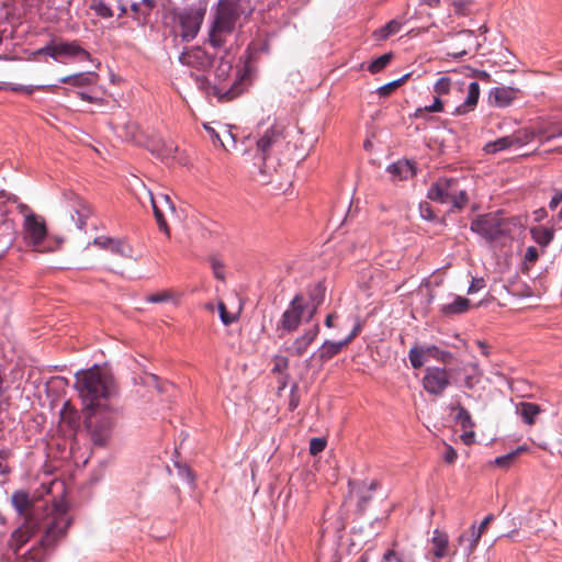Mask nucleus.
Returning <instances> with one entry per match:
<instances>
[{
	"label": "nucleus",
	"instance_id": "37",
	"mask_svg": "<svg viewBox=\"0 0 562 562\" xmlns=\"http://www.w3.org/2000/svg\"><path fill=\"white\" fill-rule=\"evenodd\" d=\"M543 133H544L543 130H539V132H538V134H543ZM514 134L518 140V144L520 146H522V145H526V144L530 143L531 140H533V138L537 135V132H535L533 130L524 127V128L517 130L516 132H514Z\"/></svg>",
	"mask_w": 562,
	"mask_h": 562
},
{
	"label": "nucleus",
	"instance_id": "21",
	"mask_svg": "<svg viewBox=\"0 0 562 562\" xmlns=\"http://www.w3.org/2000/svg\"><path fill=\"white\" fill-rule=\"evenodd\" d=\"M130 8L133 12L134 19L140 24L145 25L155 8V0H130Z\"/></svg>",
	"mask_w": 562,
	"mask_h": 562
},
{
	"label": "nucleus",
	"instance_id": "41",
	"mask_svg": "<svg viewBox=\"0 0 562 562\" xmlns=\"http://www.w3.org/2000/svg\"><path fill=\"white\" fill-rule=\"evenodd\" d=\"M443 111V102L439 97H436L434 100V103L431 105H427L425 108H418L415 113L414 117H420L424 112H442Z\"/></svg>",
	"mask_w": 562,
	"mask_h": 562
},
{
	"label": "nucleus",
	"instance_id": "12",
	"mask_svg": "<svg viewBox=\"0 0 562 562\" xmlns=\"http://www.w3.org/2000/svg\"><path fill=\"white\" fill-rule=\"evenodd\" d=\"M179 60L181 64L198 70H206L213 65V57L201 47H192L182 53Z\"/></svg>",
	"mask_w": 562,
	"mask_h": 562
},
{
	"label": "nucleus",
	"instance_id": "44",
	"mask_svg": "<svg viewBox=\"0 0 562 562\" xmlns=\"http://www.w3.org/2000/svg\"><path fill=\"white\" fill-rule=\"evenodd\" d=\"M426 349L428 357H432L439 361L447 362L451 358L449 351L440 350L437 346H428Z\"/></svg>",
	"mask_w": 562,
	"mask_h": 562
},
{
	"label": "nucleus",
	"instance_id": "45",
	"mask_svg": "<svg viewBox=\"0 0 562 562\" xmlns=\"http://www.w3.org/2000/svg\"><path fill=\"white\" fill-rule=\"evenodd\" d=\"M210 263H211L214 277L221 281H224L225 280L224 263L216 257H211Z\"/></svg>",
	"mask_w": 562,
	"mask_h": 562
},
{
	"label": "nucleus",
	"instance_id": "47",
	"mask_svg": "<svg viewBox=\"0 0 562 562\" xmlns=\"http://www.w3.org/2000/svg\"><path fill=\"white\" fill-rule=\"evenodd\" d=\"M92 9L101 18L109 19V18L113 16L112 9L106 3H104L103 1L95 2L92 5Z\"/></svg>",
	"mask_w": 562,
	"mask_h": 562
},
{
	"label": "nucleus",
	"instance_id": "10",
	"mask_svg": "<svg viewBox=\"0 0 562 562\" xmlns=\"http://www.w3.org/2000/svg\"><path fill=\"white\" fill-rule=\"evenodd\" d=\"M205 10L189 9L179 15L180 36L183 41L193 40L200 31Z\"/></svg>",
	"mask_w": 562,
	"mask_h": 562
},
{
	"label": "nucleus",
	"instance_id": "24",
	"mask_svg": "<svg viewBox=\"0 0 562 562\" xmlns=\"http://www.w3.org/2000/svg\"><path fill=\"white\" fill-rule=\"evenodd\" d=\"M471 307L469 299L463 296H456L453 302L442 304L440 306V313L445 316H456L467 313Z\"/></svg>",
	"mask_w": 562,
	"mask_h": 562
},
{
	"label": "nucleus",
	"instance_id": "38",
	"mask_svg": "<svg viewBox=\"0 0 562 562\" xmlns=\"http://www.w3.org/2000/svg\"><path fill=\"white\" fill-rule=\"evenodd\" d=\"M392 54L391 53H387V54H384V55H381L380 57H378L376 59H374L369 66H368V70L371 72V74H378L380 72L381 70H383L389 64L390 61L392 60Z\"/></svg>",
	"mask_w": 562,
	"mask_h": 562
},
{
	"label": "nucleus",
	"instance_id": "62",
	"mask_svg": "<svg viewBox=\"0 0 562 562\" xmlns=\"http://www.w3.org/2000/svg\"><path fill=\"white\" fill-rule=\"evenodd\" d=\"M546 216H547V211L543 207L538 209L533 212V218L536 222L542 221Z\"/></svg>",
	"mask_w": 562,
	"mask_h": 562
},
{
	"label": "nucleus",
	"instance_id": "34",
	"mask_svg": "<svg viewBox=\"0 0 562 562\" xmlns=\"http://www.w3.org/2000/svg\"><path fill=\"white\" fill-rule=\"evenodd\" d=\"M11 502H12V505L14 506V508L20 514L25 513L29 509L30 505H31V501H30L29 494L26 492H23V491L15 492L12 495Z\"/></svg>",
	"mask_w": 562,
	"mask_h": 562
},
{
	"label": "nucleus",
	"instance_id": "55",
	"mask_svg": "<svg viewBox=\"0 0 562 562\" xmlns=\"http://www.w3.org/2000/svg\"><path fill=\"white\" fill-rule=\"evenodd\" d=\"M323 299H324V294L323 293H319L317 296L313 297L314 304L311 307V310L308 311V316H307L308 321L315 315V313L317 311V307L323 302Z\"/></svg>",
	"mask_w": 562,
	"mask_h": 562
},
{
	"label": "nucleus",
	"instance_id": "63",
	"mask_svg": "<svg viewBox=\"0 0 562 562\" xmlns=\"http://www.w3.org/2000/svg\"><path fill=\"white\" fill-rule=\"evenodd\" d=\"M25 562H41L40 552L37 549H34L30 552V558L25 560Z\"/></svg>",
	"mask_w": 562,
	"mask_h": 562
},
{
	"label": "nucleus",
	"instance_id": "13",
	"mask_svg": "<svg viewBox=\"0 0 562 562\" xmlns=\"http://www.w3.org/2000/svg\"><path fill=\"white\" fill-rule=\"evenodd\" d=\"M37 54H45L53 58L58 56H82L87 59L90 58L89 53L75 43L49 44L38 49Z\"/></svg>",
	"mask_w": 562,
	"mask_h": 562
},
{
	"label": "nucleus",
	"instance_id": "2",
	"mask_svg": "<svg viewBox=\"0 0 562 562\" xmlns=\"http://www.w3.org/2000/svg\"><path fill=\"white\" fill-rule=\"evenodd\" d=\"M244 0H221L214 13L209 32V42L215 47H223L226 38L235 31L238 19L246 13Z\"/></svg>",
	"mask_w": 562,
	"mask_h": 562
},
{
	"label": "nucleus",
	"instance_id": "6",
	"mask_svg": "<svg viewBox=\"0 0 562 562\" xmlns=\"http://www.w3.org/2000/svg\"><path fill=\"white\" fill-rule=\"evenodd\" d=\"M307 307L308 304L300 294L295 295L291 300L288 308L282 313L276 326V330L279 333V337H283L285 334L293 333L300 327Z\"/></svg>",
	"mask_w": 562,
	"mask_h": 562
},
{
	"label": "nucleus",
	"instance_id": "20",
	"mask_svg": "<svg viewBox=\"0 0 562 562\" xmlns=\"http://www.w3.org/2000/svg\"><path fill=\"white\" fill-rule=\"evenodd\" d=\"M347 346V341L345 340H325L318 348V350L315 353H313L312 358H318L321 362H327L328 360L337 356Z\"/></svg>",
	"mask_w": 562,
	"mask_h": 562
},
{
	"label": "nucleus",
	"instance_id": "60",
	"mask_svg": "<svg viewBox=\"0 0 562 562\" xmlns=\"http://www.w3.org/2000/svg\"><path fill=\"white\" fill-rule=\"evenodd\" d=\"M360 331H361V324L358 323V324H356V326L353 327V329L349 334V336L344 340L347 341V345H349L359 335Z\"/></svg>",
	"mask_w": 562,
	"mask_h": 562
},
{
	"label": "nucleus",
	"instance_id": "42",
	"mask_svg": "<svg viewBox=\"0 0 562 562\" xmlns=\"http://www.w3.org/2000/svg\"><path fill=\"white\" fill-rule=\"evenodd\" d=\"M451 89V79L448 77H440L435 86L434 91L438 94L437 97L448 94Z\"/></svg>",
	"mask_w": 562,
	"mask_h": 562
},
{
	"label": "nucleus",
	"instance_id": "28",
	"mask_svg": "<svg viewBox=\"0 0 562 562\" xmlns=\"http://www.w3.org/2000/svg\"><path fill=\"white\" fill-rule=\"evenodd\" d=\"M493 520H494V515L490 514V515H487L483 519V521L481 522V525L479 526L477 529L475 528V526L471 527V537L472 538L470 540H468L469 543H468V547H467V550H468L469 554L472 553L475 550V548H476V546H477L482 535L486 531L488 525Z\"/></svg>",
	"mask_w": 562,
	"mask_h": 562
},
{
	"label": "nucleus",
	"instance_id": "9",
	"mask_svg": "<svg viewBox=\"0 0 562 562\" xmlns=\"http://www.w3.org/2000/svg\"><path fill=\"white\" fill-rule=\"evenodd\" d=\"M504 220L497 214H485L471 223V231L487 240H494L503 234Z\"/></svg>",
	"mask_w": 562,
	"mask_h": 562
},
{
	"label": "nucleus",
	"instance_id": "4",
	"mask_svg": "<svg viewBox=\"0 0 562 562\" xmlns=\"http://www.w3.org/2000/svg\"><path fill=\"white\" fill-rule=\"evenodd\" d=\"M67 505L63 502L54 504V509L49 521L46 525L44 535L40 540V548L44 551L53 550L57 541L66 535L71 524L70 517L67 515Z\"/></svg>",
	"mask_w": 562,
	"mask_h": 562
},
{
	"label": "nucleus",
	"instance_id": "50",
	"mask_svg": "<svg viewBox=\"0 0 562 562\" xmlns=\"http://www.w3.org/2000/svg\"><path fill=\"white\" fill-rule=\"evenodd\" d=\"M218 311L223 324L231 325L236 321V316L227 312L226 305L223 302L218 303Z\"/></svg>",
	"mask_w": 562,
	"mask_h": 562
},
{
	"label": "nucleus",
	"instance_id": "48",
	"mask_svg": "<svg viewBox=\"0 0 562 562\" xmlns=\"http://www.w3.org/2000/svg\"><path fill=\"white\" fill-rule=\"evenodd\" d=\"M559 205H561V209L557 214V218L559 221H562V190L555 191L554 195L551 198L549 202V209L554 211Z\"/></svg>",
	"mask_w": 562,
	"mask_h": 562
},
{
	"label": "nucleus",
	"instance_id": "35",
	"mask_svg": "<svg viewBox=\"0 0 562 562\" xmlns=\"http://www.w3.org/2000/svg\"><path fill=\"white\" fill-rule=\"evenodd\" d=\"M457 409H458V414L456 416L457 423L465 430L472 429L475 424L471 417L470 412L462 405H458Z\"/></svg>",
	"mask_w": 562,
	"mask_h": 562
},
{
	"label": "nucleus",
	"instance_id": "32",
	"mask_svg": "<svg viewBox=\"0 0 562 562\" xmlns=\"http://www.w3.org/2000/svg\"><path fill=\"white\" fill-rule=\"evenodd\" d=\"M402 23L397 20H392L389 23H386L384 26L380 27L379 30L374 31L373 36L378 41H383L390 37L391 35H394L401 31Z\"/></svg>",
	"mask_w": 562,
	"mask_h": 562
},
{
	"label": "nucleus",
	"instance_id": "52",
	"mask_svg": "<svg viewBox=\"0 0 562 562\" xmlns=\"http://www.w3.org/2000/svg\"><path fill=\"white\" fill-rule=\"evenodd\" d=\"M539 258L538 249L533 246H530L526 249L525 252V262L533 265Z\"/></svg>",
	"mask_w": 562,
	"mask_h": 562
},
{
	"label": "nucleus",
	"instance_id": "33",
	"mask_svg": "<svg viewBox=\"0 0 562 562\" xmlns=\"http://www.w3.org/2000/svg\"><path fill=\"white\" fill-rule=\"evenodd\" d=\"M469 369L471 372L468 373L464 378V386L468 390H472L481 382L483 371L481 370L477 362L470 363Z\"/></svg>",
	"mask_w": 562,
	"mask_h": 562
},
{
	"label": "nucleus",
	"instance_id": "64",
	"mask_svg": "<svg viewBox=\"0 0 562 562\" xmlns=\"http://www.w3.org/2000/svg\"><path fill=\"white\" fill-rule=\"evenodd\" d=\"M420 209H422L423 217H425L427 220L432 218V211H431L429 204L426 203L425 205H422Z\"/></svg>",
	"mask_w": 562,
	"mask_h": 562
},
{
	"label": "nucleus",
	"instance_id": "11",
	"mask_svg": "<svg viewBox=\"0 0 562 562\" xmlns=\"http://www.w3.org/2000/svg\"><path fill=\"white\" fill-rule=\"evenodd\" d=\"M64 198L67 206L69 207L71 218L76 222L77 227L80 229L83 228L87 220L92 214L90 205L78 194L71 191L64 193Z\"/></svg>",
	"mask_w": 562,
	"mask_h": 562
},
{
	"label": "nucleus",
	"instance_id": "26",
	"mask_svg": "<svg viewBox=\"0 0 562 562\" xmlns=\"http://www.w3.org/2000/svg\"><path fill=\"white\" fill-rule=\"evenodd\" d=\"M15 210L12 203L2 204V235L5 234L10 238L9 245L14 240L18 229L14 220L9 218L7 215Z\"/></svg>",
	"mask_w": 562,
	"mask_h": 562
},
{
	"label": "nucleus",
	"instance_id": "15",
	"mask_svg": "<svg viewBox=\"0 0 562 562\" xmlns=\"http://www.w3.org/2000/svg\"><path fill=\"white\" fill-rule=\"evenodd\" d=\"M519 89L513 87H495L488 92V103L492 106L506 108L509 106L518 97Z\"/></svg>",
	"mask_w": 562,
	"mask_h": 562
},
{
	"label": "nucleus",
	"instance_id": "23",
	"mask_svg": "<svg viewBox=\"0 0 562 562\" xmlns=\"http://www.w3.org/2000/svg\"><path fill=\"white\" fill-rule=\"evenodd\" d=\"M540 405L531 402H520L516 405V413L521 417L522 422L532 426L536 423L538 415L542 412Z\"/></svg>",
	"mask_w": 562,
	"mask_h": 562
},
{
	"label": "nucleus",
	"instance_id": "5",
	"mask_svg": "<svg viewBox=\"0 0 562 562\" xmlns=\"http://www.w3.org/2000/svg\"><path fill=\"white\" fill-rule=\"evenodd\" d=\"M427 198L439 203H451L463 209L469 198L465 190L460 189L459 181L453 178H440L428 190Z\"/></svg>",
	"mask_w": 562,
	"mask_h": 562
},
{
	"label": "nucleus",
	"instance_id": "39",
	"mask_svg": "<svg viewBox=\"0 0 562 562\" xmlns=\"http://www.w3.org/2000/svg\"><path fill=\"white\" fill-rule=\"evenodd\" d=\"M508 148H510L508 145V140H507L506 136H504V137L497 138L494 142L487 143L483 149L486 154H495L497 151L505 150Z\"/></svg>",
	"mask_w": 562,
	"mask_h": 562
},
{
	"label": "nucleus",
	"instance_id": "29",
	"mask_svg": "<svg viewBox=\"0 0 562 562\" xmlns=\"http://www.w3.org/2000/svg\"><path fill=\"white\" fill-rule=\"evenodd\" d=\"M387 171L396 179H408L415 175L414 167L407 160H398L389 166Z\"/></svg>",
	"mask_w": 562,
	"mask_h": 562
},
{
	"label": "nucleus",
	"instance_id": "14",
	"mask_svg": "<svg viewBox=\"0 0 562 562\" xmlns=\"http://www.w3.org/2000/svg\"><path fill=\"white\" fill-rule=\"evenodd\" d=\"M318 334L319 325L314 324L311 328L305 329L301 336L296 337L290 346L285 347V351L293 356H303L317 338Z\"/></svg>",
	"mask_w": 562,
	"mask_h": 562
},
{
	"label": "nucleus",
	"instance_id": "51",
	"mask_svg": "<svg viewBox=\"0 0 562 562\" xmlns=\"http://www.w3.org/2000/svg\"><path fill=\"white\" fill-rule=\"evenodd\" d=\"M485 288V281L483 278H473L468 289V294H473Z\"/></svg>",
	"mask_w": 562,
	"mask_h": 562
},
{
	"label": "nucleus",
	"instance_id": "59",
	"mask_svg": "<svg viewBox=\"0 0 562 562\" xmlns=\"http://www.w3.org/2000/svg\"><path fill=\"white\" fill-rule=\"evenodd\" d=\"M3 89H11L13 91H24L27 94L32 93L35 90L34 87H15L2 83V90Z\"/></svg>",
	"mask_w": 562,
	"mask_h": 562
},
{
	"label": "nucleus",
	"instance_id": "40",
	"mask_svg": "<svg viewBox=\"0 0 562 562\" xmlns=\"http://www.w3.org/2000/svg\"><path fill=\"white\" fill-rule=\"evenodd\" d=\"M272 372L283 374L289 368V359L284 356L277 355L272 358Z\"/></svg>",
	"mask_w": 562,
	"mask_h": 562
},
{
	"label": "nucleus",
	"instance_id": "3",
	"mask_svg": "<svg viewBox=\"0 0 562 562\" xmlns=\"http://www.w3.org/2000/svg\"><path fill=\"white\" fill-rule=\"evenodd\" d=\"M4 203H12L15 210L23 215V232L26 244L35 251L44 252L48 250L44 245L47 238L45 220L35 214L26 204L20 203L16 195L2 190V204Z\"/></svg>",
	"mask_w": 562,
	"mask_h": 562
},
{
	"label": "nucleus",
	"instance_id": "19",
	"mask_svg": "<svg viewBox=\"0 0 562 562\" xmlns=\"http://www.w3.org/2000/svg\"><path fill=\"white\" fill-rule=\"evenodd\" d=\"M36 525L30 519L23 526L18 528L11 537L10 547L16 552L19 549L29 541V539L35 533Z\"/></svg>",
	"mask_w": 562,
	"mask_h": 562
},
{
	"label": "nucleus",
	"instance_id": "18",
	"mask_svg": "<svg viewBox=\"0 0 562 562\" xmlns=\"http://www.w3.org/2000/svg\"><path fill=\"white\" fill-rule=\"evenodd\" d=\"M430 553L432 554L434 561L440 560L450 553L449 537L446 532L436 529L432 533Z\"/></svg>",
	"mask_w": 562,
	"mask_h": 562
},
{
	"label": "nucleus",
	"instance_id": "31",
	"mask_svg": "<svg viewBox=\"0 0 562 562\" xmlns=\"http://www.w3.org/2000/svg\"><path fill=\"white\" fill-rule=\"evenodd\" d=\"M408 358L414 369L422 368L427 361L428 353L426 347H419L417 345L409 349Z\"/></svg>",
	"mask_w": 562,
	"mask_h": 562
},
{
	"label": "nucleus",
	"instance_id": "1",
	"mask_svg": "<svg viewBox=\"0 0 562 562\" xmlns=\"http://www.w3.org/2000/svg\"><path fill=\"white\" fill-rule=\"evenodd\" d=\"M86 409H94L100 401L109 397L113 389V376L104 369L94 366L76 373V383Z\"/></svg>",
	"mask_w": 562,
	"mask_h": 562
},
{
	"label": "nucleus",
	"instance_id": "22",
	"mask_svg": "<svg viewBox=\"0 0 562 562\" xmlns=\"http://www.w3.org/2000/svg\"><path fill=\"white\" fill-rule=\"evenodd\" d=\"M479 98L480 85L476 81H472L469 85L468 94L464 102L456 108L454 113L458 115H463L473 111L479 102Z\"/></svg>",
	"mask_w": 562,
	"mask_h": 562
},
{
	"label": "nucleus",
	"instance_id": "25",
	"mask_svg": "<svg viewBox=\"0 0 562 562\" xmlns=\"http://www.w3.org/2000/svg\"><path fill=\"white\" fill-rule=\"evenodd\" d=\"M110 124L120 137L128 142L137 140L138 125L135 122H119L114 120Z\"/></svg>",
	"mask_w": 562,
	"mask_h": 562
},
{
	"label": "nucleus",
	"instance_id": "56",
	"mask_svg": "<svg viewBox=\"0 0 562 562\" xmlns=\"http://www.w3.org/2000/svg\"><path fill=\"white\" fill-rule=\"evenodd\" d=\"M108 436H109L108 429L103 430L100 434L92 430V439L98 445H103L106 441Z\"/></svg>",
	"mask_w": 562,
	"mask_h": 562
},
{
	"label": "nucleus",
	"instance_id": "54",
	"mask_svg": "<svg viewBox=\"0 0 562 562\" xmlns=\"http://www.w3.org/2000/svg\"><path fill=\"white\" fill-rule=\"evenodd\" d=\"M170 297V294L168 292H161L151 294L148 296L147 301L150 303H161L167 301Z\"/></svg>",
	"mask_w": 562,
	"mask_h": 562
},
{
	"label": "nucleus",
	"instance_id": "8",
	"mask_svg": "<svg viewBox=\"0 0 562 562\" xmlns=\"http://www.w3.org/2000/svg\"><path fill=\"white\" fill-rule=\"evenodd\" d=\"M422 384L424 390L431 395H442L450 385V375L445 368L428 367L425 370Z\"/></svg>",
	"mask_w": 562,
	"mask_h": 562
},
{
	"label": "nucleus",
	"instance_id": "46",
	"mask_svg": "<svg viewBox=\"0 0 562 562\" xmlns=\"http://www.w3.org/2000/svg\"><path fill=\"white\" fill-rule=\"evenodd\" d=\"M326 447V439L321 437H314L310 441V453L312 456H317L321 453Z\"/></svg>",
	"mask_w": 562,
	"mask_h": 562
},
{
	"label": "nucleus",
	"instance_id": "36",
	"mask_svg": "<svg viewBox=\"0 0 562 562\" xmlns=\"http://www.w3.org/2000/svg\"><path fill=\"white\" fill-rule=\"evenodd\" d=\"M409 77V75H404L402 78L391 81L380 88H378V94L380 97L386 98L392 94L398 87H401Z\"/></svg>",
	"mask_w": 562,
	"mask_h": 562
},
{
	"label": "nucleus",
	"instance_id": "7",
	"mask_svg": "<svg viewBox=\"0 0 562 562\" xmlns=\"http://www.w3.org/2000/svg\"><path fill=\"white\" fill-rule=\"evenodd\" d=\"M284 142V128L281 125L274 124L267 128L257 140V150L260 153L263 160L262 171L269 173L271 167L268 162L270 153L282 145Z\"/></svg>",
	"mask_w": 562,
	"mask_h": 562
},
{
	"label": "nucleus",
	"instance_id": "27",
	"mask_svg": "<svg viewBox=\"0 0 562 562\" xmlns=\"http://www.w3.org/2000/svg\"><path fill=\"white\" fill-rule=\"evenodd\" d=\"M99 79L98 74L95 72H82V74H76L63 77L60 79V82L63 83H69L72 86L83 87V86H91L95 85Z\"/></svg>",
	"mask_w": 562,
	"mask_h": 562
},
{
	"label": "nucleus",
	"instance_id": "43",
	"mask_svg": "<svg viewBox=\"0 0 562 562\" xmlns=\"http://www.w3.org/2000/svg\"><path fill=\"white\" fill-rule=\"evenodd\" d=\"M177 151L178 147L173 143H164L159 151V156L161 157L162 160H166L168 162L169 160L176 159Z\"/></svg>",
	"mask_w": 562,
	"mask_h": 562
},
{
	"label": "nucleus",
	"instance_id": "61",
	"mask_svg": "<svg viewBox=\"0 0 562 562\" xmlns=\"http://www.w3.org/2000/svg\"><path fill=\"white\" fill-rule=\"evenodd\" d=\"M477 347L480 348L483 356L488 357L490 356V345L483 340L476 341Z\"/></svg>",
	"mask_w": 562,
	"mask_h": 562
},
{
	"label": "nucleus",
	"instance_id": "58",
	"mask_svg": "<svg viewBox=\"0 0 562 562\" xmlns=\"http://www.w3.org/2000/svg\"><path fill=\"white\" fill-rule=\"evenodd\" d=\"M474 437H475V434L472 429H469L467 431H464L462 435H461V440L470 446L474 442Z\"/></svg>",
	"mask_w": 562,
	"mask_h": 562
},
{
	"label": "nucleus",
	"instance_id": "16",
	"mask_svg": "<svg viewBox=\"0 0 562 562\" xmlns=\"http://www.w3.org/2000/svg\"><path fill=\"white\" fill-rule=\"evenodd\" d=\"M150 200H151L154 214H155V217H156L159 228L161 231H164L167 235H169V227L165 220L162 209L170 210L171 212L175 211V206H173L170 198L167 194H159L156 198L151 196Z\"/></svg>",
	"mask_w": 562,
	"mask_h": 562
},
{
	"label": "nucleus",
	"instance_id": "30",
	"mask_svg": "<svg viewBox=\"0 0 562 562\" xmlns=\"http://www.w3.org/2000/svg\"><path fill=\"white\" fill-rule=\"evenodd\" d=\"M532 239L541 247H547L554 237V229L544 226H536L530 228Z\"/></svg>",
	"mask_w": 562,
	"mask_h": 562
},
{
	"label": "nucleus",
	"instance_id": "57",
	"mask_svg": "<svg viewBox=\"0 0 562 562\" xmlns=\"http://www.w3.org/2000/svg\"><path fill=\"white\" fill-rule=\"evenodd\" d=\"M443 459L447 463H453L457 459V451L451 446H447Z\"/></svg>",
	"mask_w": 562,
	"mask_h": 562
},
{
	"label": "nucleus",
	"instance_id": "53",
	"mask_svg": "<svg viewBox=\"0 0 562 562\" xmlns=\"http://www.w3.org/2000/svg\"><path fill=\"white\" fill-rule=\"evenodd\" d=\"M381 562H403V560L393 549H389L384 552Z\"/></svg>",
	"mask_w": 562,
	"mask_h": 562
},
{
	"label": "nucleus",
	"instance_id": "49",
	"mask_svg": "<svg viewBox=\"0 0 562 562\" xmlns=\"http://www.w3.org/2000/svg\"><path fill=\"white\" fill-rule=\"evenodd\" d=\"M518 457V452H509L505 456L497 457L494 463L501 468H508Z\"/></svg>",
	"mask_w": 562,
	"mask_h": 562
},
{
	"label": "nucleus",
	"instance_id": "17",
	"mask_svg": "<svg viewBox=\"0 0 562 562\" xmlns=\"http://www.w3.org/2000/svg\"><path fill=\"white\" fill-rule=\"evenodd\" d=\"M93 244L102 249H109L113 254L122 257H132V247L122 239H114L105 236L97 237Z\"/></svg>",
	"mask_w": 562,
	"mask_h": 562
}]
</instances>
